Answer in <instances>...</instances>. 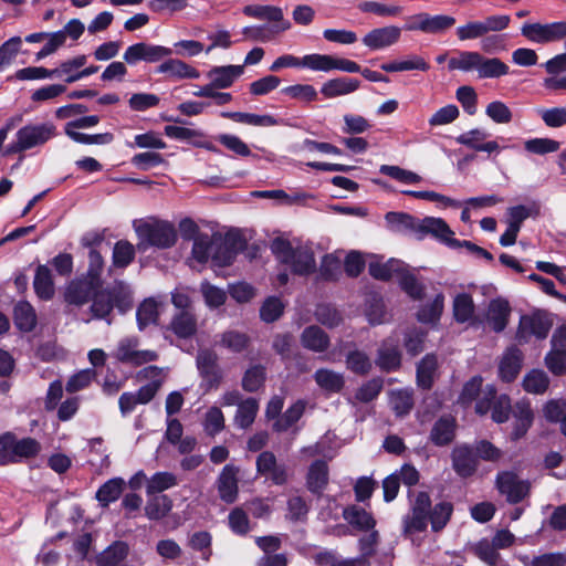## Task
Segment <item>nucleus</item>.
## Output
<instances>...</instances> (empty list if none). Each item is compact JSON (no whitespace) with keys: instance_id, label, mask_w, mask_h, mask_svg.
<instances>
[{"instance_id":"obj_32","label":"nucleus","mask_w":566,"mask_h":566,"mask_svg":"<svg viewBox=\"0 0 566 566\" xmlns=\"http://www.w3.org/2000/svg\"><path fill=\"white\" fill-rule=\"evenodd\" d=\"M522 364V353L512 347L506 350L500 363V376L503 380L510 382L516 378Z\"/></svg>"},{"instance_id":"obj_30","label":"nucleus","mask_w":566,"mask_h":566,"mask_svg":"<svg viewBox=\"0 0 566 566\" xmlns=\"http://www.w3.org/2000/svg\"><path fill=\"white\" fill-rule=\"evenodd\" d=\"M376 364L386 373L397 370L401 365V354L398 347L384 342L378 349Z\"/></svg>"},{"instance_id":"obj_1","label":"nucleus","mask_w":566,"mask_h":566,"mask_svg":"<svg viewBox=\"0 0 566 566\" xmlns=\"http://www.w3.org/2000/svg\"><path fill=\"white\" fill-rule=\"evenodd\" d=\"M385 220L391 230L412 234L418 240L431 234L448 245L459 244L458 240L453 238L454 232L440 218L418 219L409 213L390 211L386 213Z\"/></svg>"},{"instance_id":"obj_50","label":"nucleus","mask_w":566,"mask_h":566,"mask_svg":"<svg viewBox=\"0 0 566 566\" xmlns=\"http://www.w3.org/2000/svg\"><path fill=\"white\" fill-rule=\"evenodd\" d=\"M363 12L374 13L379 17H397L402 12V7L387 4L378 1H363L358 4Z\"/></svg>"},{"instance_id":"obj_11","label":"nucleus","mask_w":566,"mask_h":566,"mask_svg":"<svg viewBox=\"0 0 566 566\" xmlns=\"http://www.w3.org/2000/svg\"><path fill=\"white\" fill-rule=\"evenodd\" d=\"M455 24V19L447 14L430 15L426 12L413 14L405 25L407 31H421L423 33H441Z\"/></svg>"},{"instance_id":"obj_51","label":"nucleus","mask_w":566,"mask_h":566,"mask_svg":"<svg viewBox=\"0 0 566 566\" xmlns=\"http://www.w3.org/2000/svg\"><path fill=\"white\" fill-rule=\"evenodd\" d=\"M549 385V379L543 370H532L523 379V387L531 394H543Z\"/></svg>"},{"instance_id":"obj_36","label":"nucleus","mask_w":566,"mask_h":566,"mask_svg":"<svg viewBox=\"0 0 566 566\" xmlns=\"http://www.w3.org/2000/svg\"><path fill=\"white\" fill-rule=\"evenodd\" d=\"M438 360L433 354L426 355L417 367V382L423 389L431 388L437 375Z\"/></svg>"},{"instance_id":"obj_56","label":"nucleus","mask_w":566,"mask_h":566,"mask_svg":"<svg viewBox=\"0 0 566 566\" xmlns=\"http://www.w3.org/2000/svg\"><path fill=\"white\" fill-rule=\"evenodd\" d=\"M560 143L551 138H533L524 143V148L532 154L545 155L559 149Z\"/></svg>"},{"instance_id":"obj_15","label":"nucleus","mask_w":566,"mask_h":566,"mask_svg":"<svg viewBox=\"0 0 566 566\" xmlns=\"http://www.w3.org/2000/svg\"><path fill=\"white\" fill-rule=\"evenodd\" d=\"M496 486L507 502L516 504L523 501L530 493V483L522 481L511 471L500 472L496 476Z\"/></svg>"},{"instance_id":"obj_40","label":"nucleus","mask_w":566,"mask_h":566,"mask_svg":"<svg viewBox=\"0 0 566 566\" xmlns=\"http://www.w3.org/2000/svg\"><path fill=\"white\" fill-rule=\"evenodd\" d=\"M221 116L238 123L253 126H274L277 124V120L271 115H258L243 112H223L221 113Z\"/></svg>"},{"instance_id":"obj_57","label":"nucleus","mask_w":566,"mask_h":566,"mask_svg":"<svg viewBox=\"0 0 566 566\" xmlns=\"http://www.w3.org/2000/svg\"><path fill=\"white\" fill-rule=\"evenodd\" d=\"M380 172L403 184H419L422 178L418 174L400 168L399 166L382 165Z\"/></svg>"},{"instance_id":"obj_16","label":"nucleus","mask_w":566,"mask_h":566,"mask_svg":"<svg viewBox=\"0 0 566 566\" xmlns=\"http://www.w3.org/2000/svg\"><path fill=\"white\" fill-rule=\"evenodd\" d=\"M431 501L426 492H419L412 503L411 515L403 520L405 533L422 532L427 528L430 518Z\"/></svg>"},{"instance_id":"obj_18","label":"nucleus","mask_w":566,"mask_h":566,"mask_svg":"<svg viewBox=\"0 0 566 566\" xmlns=\"http://www.w3.org/2000/svg\"><path fill=\"white\" fill-rule=\"evenodd\" d=\"M401 35V29L396 25H387L373 29L363 38V43L370 50H381L397 43Z\"/></svg>"},{"instance_id":"obj_21","label":"nucleus","mask_w":566,"mask_h":566,"mask_svg":"<svg viewBox=\"0 0 566 566\" xmlns=\"http://www.w3.org/2000/svg\"><path fill=\"white\" fill-rule=\"evenodd\" d=\"M452 464L454 471L461 476L472 475L478 468V457L468 446L455 447L452 451Z\"/></svg>"},{"instance_id":"obj_31","label":"nucleus","mask_w":566,"mask_h":566,"mask_svg":"<svg viewBox=\"0 0 566 566\" xmlns=\"http://www.w3.org/2000/svg\"><path fill=\"white\" fill-rule=\"evenodd\" d=\"M301 343L310 350L322 353L328 348L329 337L318 326H308L301 335Z\"/></svg>"},{"instance_id":"obj_3","label":"nucleus","mask_w":566,"mask_h":566,"mask_svg":"<svg viewBox=\"0 0 566 566\" xmlns=\"http://www.w3.org/2000/svg\"><path fill=\"white\" fill-rule=\"evenodd\" d=\"M235 243L229 239H223L219 234H205L196 237L191 255L199 263H206L211 260L217 266L230 265L235 258Z\"/></svg>"},{"instance_id":"obj_35","label":"nucleus","mask_w":566,"mask_h":566,"mask_svg":"<svg viewBox=\"0 0 566 566\" xmlns=\"http://www.w3.org/2000/svg\"><path fill=\"white\" fill-rule=\"evenodd\" d=\"M343 517L352 526L360 531H369L374 528L376 524L374 517L369 512L356 505L346 507L343 512Z\"/></svg>"},{"instance_id":"obj_25","label":"nucleus","mask_w":566,"mask_h":566,"mask_svg":"<svg viewBox=\"0 0 566 566\" xmlns=\"http://www.w3.org/2000/svg\"><path fill=\"white\" fill-rule=\"evenodd\" d=\"M360 85L356 78L335 77L323 83L321 93L326 98H335L354 93Z\"/></svg>"},{"instance_id":"obj_58","label":"nucleus","mask_w":566,"mask_h":566,"mask_svg":"<svg viewBox=\"0 0 566 566\" xmlns=\"http://www.w3.org/2000/svg\"><path fill=\"white\" fill-rule=\"evenodd\" d=\"M249 337L238 331H228L221 335L220 344L234 353H240L249 345Z\"/></svg>"},{"instance_id":"obj_47","label":"nucleus","mask_w":566,"mask_h":566,"mask_svg":"<svg viewBox=\"0 0 566 566\" xmlns=\"http://www.w3.org/2000/svg\"><path fill=\"white\" fill-rule=\"evenodd\" d=\"M158 304L154 298L145 300L137 308V323L139 329H144L150 324H156L158 319Z\"/></svg>"},{"instance_id":"obj_63","label":"nucleus","mask_w":566,"mask_h":566,"mask_svg":"<svg viewBox=\"0 0 566 566\" xmlns=\"http://www.w3.org/2000/svg\"><path fill=\"white\" fill-rule=\"evenodd\" d=\"M474 554L490 566H495L500 560V554L492 542L482 539L473 547Z\"/></svg>"},{"instance_id":"obj_22","label":"nucleus","mask_w":566,"mask_h":566,"mask_svg":"<svg viewBox=\"0 0 566 566\" xmlns=\"http://www.w3.org/2000/svg\"><path fill=\"white\" fill-rule=\"evenodd\" d=\"M243 72V65L214 66L207 73V77L210 78L212 86L224 90L230 87Z\"/></svg>"},{"instance_id":"obj_19","label":"nucleus","mask_w":566,"mask_h":566,"mask_svg":"<svg viewBox=\"0 0 566 566\" xmlns=\"http://www.w3.org/2000/svg\"><path fill=\"white\" fill-rule=\"evenodd\" d=\"M155 396L156 384L142 386L136 392H123L118 399L120 415L126 417L135 410L137 405H146L151 401Z\"/></svg>"},{"instance_id":"obj_8","label":"nucleus","mask_w":566,"mask_h":566,"mask_svg":"<svg viewBox=\"0 0 566 566\" xmlns=\"http://www.w3.org/2000/svg\"><path fill=\"white\" fill-rule=\"evenodd\" d=\"M41 450L40 443L32 438L17 440L7 433L0 437V463H15L22 459L35 457Z\"/></svg>"},{"instance_id":"obj_54","label":"nucleus","mask_w":566,"mask_h":566,"mask_svg":"<svg viewBox=\"0 0 566 566\" xmlns=\"http://www.w3.org/2000/svg\"><path fill=\"white\" fill-rule=\"evenodd\" d=\"M97 374L93 368L82 369L74 374L66 382V391L76 392L87 388L96 378Z\"/></svg>"},{"instance_id":"obj_10","label":"nucleus","mask_w":566,"mask_h":566,"mask_svg":"<svg viewBox=\"0 0 566 566\" xmlns=\"http://www.w3.org/2000/svg\"><path fill=\"white\" fill-rule=\"evenodd\" d=\"M510 22L511 18L507 14L488 15L484 20H472L458 27L455 35L460 41L482 39L489 32L505 30Z\"/></svg>"},{"instance_id":"obj_23","label":"nucleus","mask_w":566,"mask_h":566,"mask_svg":"<svg viewBox=\"0 0 566 566\" xmlns=\"http://www.w3.org/2000/svg\"><path fill=\"white\" fill-rule=\"evenodd\" d=\"M513 415L515 421L511 439L516 441L523 438L531 428L534 420V413L530 402L522 400L515 405Z\"/></svg>"},{"instance_id":"obj_59","label":"nucleus","mask_w":566,"mask_h":566,"mask_svg":"<svg viewBox=\"0 0 566 566\" xmlns=\"http://www.w3.org/2000/svg\"><path fill=\"white\" fill-rule=\"evenodd\" d=\"M444 297L442 294L436 295L434 300L424 305L417 314L418 319L423 323H433L439 319L443 311Z\"/></svg>"},{"instance_id":"obj_46","label":"nucleus","mask_w":566,"mask_h":566,"mask_svg":"<svg viewBox=\"0 0 566 566\" xmlns=\"http://www.w3.org/2000/svg\"><path fill=\"white\" fill-rule=\"evenodd\" d=\"M335 56L329 54H307L302 57V67L316 72H331L334 70Z\"/></svg>"},{"instance_id":"obj_17","label":"nucleus","mask_w":566,"mask_h":566,"mask_svg":"<svg viewBox=\"0 0 566 566\" xmlns=\"http://www.w3.org/2000/svg\"><path fill=\"white\" fill-rule=\"evenodd\" d=\"M99 284V280H93L87 276L71 281L65 287L64 301L77 307L87 304Z\"/></svg>"},{"instance_id":"obj_41","label":"nucleus","mask_w":566,"mask_h":566,"mask_svg":"<svg viewBox=\"0 0 566 566\" xmlns=\"http://www.w3.org/2000/svg\"><path fill=\"white\" fill-rule=\"evenodd\" d=\"M172 507V501L167 495H155L145 505V514L149 520L164 518Z\"/></svg>"},{"instance_id":"obj_34","label":"nucleus","mask_w":566,"mask_h":566,"mask_svg":"<svg viewBox=\"0 0 566 566\" xmlns=\"http://www.w3.org/2000/svg\"><path fill=\"white\" fill-rule=\"evenodd\" d=\"M313 377L317 386L327 392H339L345 385L343 374L328 368L317 369Z\"/></svg>"},{"instance_id":"obj_7","label":"nucleus","mask_w":566,"mask_h":566,"mask_svg":"<svg viewBox=\"0 0 566 566\" xmlns=\"http://www.w3.org/2000/svg\"><path fill=\"white\" fill-rule=\"evenodd\" d=\"M55 126L51 123L25 125L17 132L15 142L11 143L6 153L17 154L39 147L55 136Z\"/></svg>"},{"instance_id":"obj_48","label":"nucleus","mask_w":566,"mask_h":566,"mask_svg":"<svg viewBox=\"0 0 566 566\" xmlns=\"http://www.w3.org/2000/svg\"><path fill=\"white\" fill-rule=\"evenodd\" d=\"M474 313V303L471 295L462 293L455 296L453 301V315L457 322L464 323L472 318Z\"/></svg>"},{"instance_id":"obj_20","label":"nucleus","mask_w":566,"mask_h":566,"mask_svg":"<svg viewBox=\"0 0 566 566\" xmlns=\"http://www.w3.org/2000/svg\"><path fill=\"white\" fill-rule=\"evenodd\" d=\"M238 473L239 469L227 464L218 478V492L220 499L226 503H233L238 496Z\"/></svg>"},{"instance_id":"obj_64","label":"nucleus","mask_w":566,"mask_h":566,"mask_svg":"<svg viewBox=\"0 0 566 566\" xmlns=\"http://www.w3.org/2000/svg\"><path fill=\"white\" fill-rule=\"evenodd\" d=\"M485 114L496 124H509L513 117L509 106L501 101L491 102L485 108Z\"/></svg>"},{"instance_id":"obj_24","label":"nucleus","mask_w":566,"mask_h":566,"mask_svg":"<svg viewBox=\"0 0 566 566\" xmlns=\"http://www.w3.org/2000/svg\"><path fill=\"white\" fill-rule=\"evenodd\" d=\"M168 329L179 338H189L197 332V317L192 311H179L172 316Z\"/></svg>"},{"instance_id":"obj_42","label":"nucleus","mask_w":566,"mask_h":566,"mask_svg":"<svg viewBox=\"0 0 566 566\" xmlns=\"http://www.w3.org/2000/svg\"><path fill=\"white\" fill-rule=\"evenodd\" d=\"M259 410V403L254 398H248L241 401L234 417V422L242 429L249 428L255 419Z\"/></svg>"},{"instance_id":"obj_26","label":"nucleus","mask_w":566,"mask_h":566,"mask_svg":"<svg viewBox=\"0 0 566 566\" xmlns=\"http://www.w3.org/2000/svg\"><path fill=\"white\" fill-rule=\"evenodd\" d=\"M510 314L511 307L509 302L503 298H495L489 304L486 318L493 331L499 333L506 327Z\"/></svg>"},{"instance_id":"obj_13","label":"nucleus","mask_w":566,"mask_h":566,"mask_svg":"<svg viewBox=\"0 0 566 566\" xmlns=\"http://www.w3.org/2000/svg\"><path fill=\"white\" fill-rule=\"evenodd\" d=\"M171 54L172 50L164 45L139 42L128 46L124 52L123 59L128 64H136L139 61L156 63Z\"/></svg>"},{"instance_id":"obj_43","label":"nucleus","mask_w":566,"mask_h":566,"mask_svg":"<svg viewBox=\"0 0 566 566\" xmlns=\"http://www.w3.org/2000/svg\"><path fill=\"white\" fill-rule=\"evenodd\" d=\"M346 367L356 375H367L373 367V361L367 353L353 349L346 356Z\"/></svg>"},{"instance_id":"obj_12","label":"nucleus","mask_w":566,"mask_h":566,"mask_svg":"<svg viewBox=\"0 0 566 566\" xmlns=\"http://www.w3.org/2000/svg\"><path fill=\"white\" fill-rule=\"evenodd\" d=\"M258 474L271 481L275 485H284L290 479L289 468L279 462L275 454L271 451H262L255 461Z\"/></svg>"},{"instance_id":"obj_5","label":"nucleus","mask_w":566,"mask_h":566,"mask_svg":"<svg viewBox=\"0 0 566 566\" xmlns=\"http://www.w3.org/2000/svg\"><path fill=\"white\" fill-rule=\"evenodd\" d=\"M271 250L281 262L291 265L295 274L308 275L316 270L314 253L308 247L293 248L287 240L276 238L271 243Z\"/></svg>"},{"instance_id":"obj_14","label":"nucleus","mask_w":566,"mask_h":566,"mask_svg":"<svg viewBox=\"0 0 566 566\" xmlns=\"http://www.w3.org/2000/svg\"><path fill=\"white\" fill-rule=\"evenodd\" d=\"M552 325L553 322L544 313L523 315L520 319L516 338L520 343L528 342L531 336H535L538 339H544L547 337Z\"/></svg>"},{"instance_id":"obj_62","label":"nucleus","mask_w":566,"mask_h":566,"mask_svg":"<svg viewBox=\"0 0 566 566\" xmlns=\"http://www.w3.org/2000/svg\"><path fill=\"white\" fill-rule=\"evenodd\" d=\"M452 505L447 502L439 503L430 513L431 527L434 532L441 531L450 520Z\"/></svg>"},{"instance_id":"obj_37","label":"nucleus","mask_w":566,"mask_h":566,"mask_svg":"<svg viewBox=\"0 0 566 566\" xmlns=\"http://www.w3.org/2000/svg\"><path fill=\"white\" fill-rule=\"evenodd\" d=\"M13 321L21 332H31L36 325V314L28 302H19L14 306Z\"/></svg>"},{"instance_id":"obj_55","label":"nucleus","mask_w":566,"mask_h":566,"mask_svg":"<svg viewBox=\"0 0 566 566\" xmlns=\"http://www.w3.org/2000/svg\"><path fill=\"white\" fill-rule=\"evenodd\" d=\"M135 258L134 245L125 240L118 241L113 250V262L118 268L127 266Z\"/></svg>"},{"instance_id":"obj_9","label":"nucleus","mask_w":566,"mask_h":566,"mask_svg":"<svg viewBox=\"0 0 566 566\" xmlns=\"http://www.w3.org/2000/svg\"><path fill=\"white\" fill-rule=\"evenodd\" d=\"M140 340L136 336H126L118 340L113 357L125 365L138 367L151 361H156L159 357L158 353L150 349H140Z\"/></svg>"},{"instance_id":"obj_49","label":"nucleus","mask_w":566,"mask_h":566,"mask_svg":"<svg viewBox=\"0 0 566 566\" xmlns=\"http://www.w3.org/2000/svg\"><path fill=\"white\" fill-rule=\"evenodd\" d=\"M305 401L298 400L294 405H292L281 418H279L274 423V429L276 431H286L290 427H292L298 419L302 417L305 410Z\"/></svg>"},{"instance_id":"obj_61","label":"nucleus","mask_w":566,"mask_h":566,"mask_svg":"<svg viewBox=\"0 0 566 566\" xmlns=\"http://www.w3.org/2000/svg\"><path fill=\"white\" fill-rule=\"evenodd\" d=\"M340 260L333 254H326L321 262L319 275L326 281H335L340 275Z\"/></svg>"},{"instance_id":"obj_39","label":"nucleus","mask_w":566,"mask_h":566,"mask_svg":"<svg viewBox=\"0 0 566 566\" xmlns=\"http://www.w3.org/2000/svg\"><path fill=\"white\" fill-rule=\"evenodd\" d=\"M125 481L122 478H114L106 481L96 492V499L102 506L115 502L124 491Z\"/></svg>"},{"instance_id":"obj_28","label":"nucleus","mask_w":566,"mask_h":566,"mask_svg":"<svg viewBox=\"0 0 566 566\" xmlns=\"http://www.w3.org/2000/svg\"><path fill=\"white\" fill-rule=\"evenodd\" d=\"M157 73L167 74L177 80L198 78L200 76L195 67L178 59H169L163 62L157 67Z\"/></svg>"},{"instance_id":"obj_44","label":"nucleus","mask_w":566,"mask_h":566,"mask_svg":"<svg viewBox=\"0 0 566 566\" xmlns=\"http://www.w3.org/2000/svg\"><path fill=\"white\" fill-rule=\"evenodd\" d=\"M369 274L377 279L382 281L390 280L394 275H399V273L402 270V263L398 260H389L385 263L380 262H371L369 264Z\"/></svg>"},{"instance_id":"obj_33","label":"nucleus","mask_w":566,"mask_h":566,"mask_svg":"<svg viewBox=\"0 0 566 566\" xmlns=\"http://www.w3.org/2000/svg\"><path fill=\"white\" fill-rule=\"evenodd\" d=\"M455 420L451 417H441L431 429L430 439L437 446L449 444L454 439Z\"/></svg>"},{"instance_id":"obj_52","label":"nucleus","mask_w":566,"mask_h":566,"mask_svg":"<svg viewBox=\"0 0 566 566\" xmlns=\"http://www.w3.org/2000/svg\"><path fill=\"white\" fill-rule=\"evenodd\" d=\"M318 566H369L365 557L339 559L331 552H324L316 555Z\"/></svg>"},{"instance_id":"obj_53","label":"nucleus","mask_w":566,"mask_h":566,"mask_svg":"<svg viewBox=\"0 0 566 566\" xmlns=\"http://www.w3.org/2000/svg\"><path fill=\"white\" fill-rule=\"evenodd\" d=\"M264 380V367L261 365H254L245 371L242 378V387L245 391L253 392L256 391L261 386H263Z\"/></svg>"},{"instance_id":"obj_29","label":"nucleus","mask_w":566,"mask_h":566,"mask_svg":"<svg viewBox=\"0 0 566 566\" xmlns=\"http://www.w3.org/2000/svg\"><path fill=\"white\" fill-rule=\"evenodd\" d=\"M129 553L127 543L116 541L96 556L97 566H117Z\"/></svg>"},{"instance_id":"obj_6","label":"nucleus","mask_w":566,"mask_h":566,"mask_svg":"<svg viewBox=\"0 0 566 566\" xmlns=\"http://www.w3.org/2000/svg\"><path fill=\"white\" fill-rule=\"evenodd\" d=\"M134 229L140 239L139 248L151 245L158 249H168L175 245L177 241L176 229L169 221L159 219L138 220L134 222Z\"/></svg>"},{"instance_id":"obj_60","label":"nucleus","mask_w":566,"mask_h":566,"mask_svg":"<svg viewBox=\"0 0 566 566\" xmlns=\"http://www.w3.org/2000/svg\"><path fill=\"white\" fill-rule=\"evenodd\" d=\"M284 311V304L280 298L271 296L266 298L260 308V317L265 323H272L279 319Z\"/></svg>"},{"instance_id":"obj_45","label":"nucleus","mask_w":566,"mask_h":566,"mask_svg":"<svg viewBox=\"0 0 566 566\" xmlns=\"http://www.w3.org/2000/svg\"><path fill=\"white\" fill-rule=\"evenodd\" d=\"M177 478L171 472H157L147 480L146 492L148 495L161 493L177 485Z\"/></svg>"},{"instance_id":"obj_2","label":"nucleus","mask_w":566,"mask_h":566,"mask_svg":"<svg viewBox=\"0 0 566 566\" xmlns=\"http://www.w3.org/2000/svg\"><path fill=\"white\" fill-rule=\"evenodd\" d=\"M90 302L92 318L105 319L109 325L112 324L111 314L114 307L122 313L127 312L132 307V291L129 286L122 281L114 282L105 289H102L99 283Z\"/></svg>"},{"instance_id":"obj_38","label":"nucleus","mask_w":566,"mask_h":566,"mask_svg":"<svg viewBox=\"0 0 566 566\" xmlns=\"http://www.w3.org/2000/svg\"><path fill=\"white\" fill-rule=\"evenodd\" d=\"M33 286L36 295L42 300H51L54 295V284L51 271L45 265H39L35 272Z\"/></svg>"},{"instance_id":"obj_4","label":"nucleus","mask_w":566,"mask_h":566,"mask_svg":"<svg viewBox=\"0 0 566 566\" xmlns=\"http://www.w3.org/2000/svg\"><path fill=\"white\" fill-rule=\"evenodd\" d=\"M449 70L475 71L480 78H496L509 73V66L497 57H485L475 51H462L451 57Z\"/></svg>"},{"instance_id":"obj_27","label":"nucleus","mask_w":566,"mask_h":566,"mask_svg":"<svg viewBox=\"0 0 566 566\" xmlns=\"http://www.w3.org/2000/svg\"><path fill=\"white\" fill-rule=\"evenodd\" d=\"M328 484V467L325 461H314L306 475V486L314 494H321Z\"/></svg>"}]
</instances>
